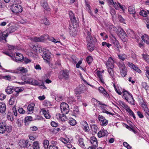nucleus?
Segmentation results:
<instances>
[{
  "mask_svg": "<svg viewBox=\"0 0 149 149\" xmlns=\"http://www.w3.org/2000/svg\"><path fill=\"white\" fill-rule=\"evenodd\" d=\"M49 37L47 34L44 35L40 37V42H43V41L48 39Z\"/></svg>",
  "mask_w": 149,
  "mask_h": 149,
  "instance_id": "72a5a7b5",
  "label": "nucleus"
},
{
  "mask_svg": "<svg viewBox=\"0 0 149 149\" xmlns=\"http://www.w3.org/2000/svg\"><path fill=\"white\" fill-rule=\"evenodd\" d=\"M15 30L16 29H15V27L12 26L11 27H10L7 30V31H8L7 33H8L9 34V33H11L14 32Z\"/></svg>",
  "mask_w": 149,
  "mask_h": 149,
  "instance_id": "3c124183",
  "label": "nucleus"
},
{
  "mask_svg": "<svg viewBox=\"0 0 149 149\" xmlns=\"http://www.w3.org/2000/svg\"><path fill=\"white\" fill-rule=\"evenodd\" d=\"M40 37L37 38L36 37H34L32 38V40L35 42H40Z\"/></svg>",
  "mask_w": 149,
  "mask_h": 149,
  "instance_id": "0e129e2a",
  "label": "nucleus"
},
{
  "mask_svg": "<svg viewBox=\"0 0 149 149\" xmlns=\"http://www.w3.org/2000/svg\"><path fill=\"white\" fill-rule=\"evenodd\" d=\"M112 42L114 45L115 47H116L118 52H120L119 49L121 48V47L118 41L114 37H113L112 39Z\"/></svg>",
  "mask_w": 149,
  "mask_h": 149,
  "instance_id": "2eb2a0df",
  "label": "nucleus"
},
{
  "mask_svg": "<svg viewBox=\"0 0 149 149\" xmlns=\"http://www.w3.org/2000/svg\"><path fill=\"white\" fill-rule=\"evenodd\" d=\"M24 59V57L22 55L19 53L16 54V56L14 59L15 61L17 62V61H21Z\"/></svg>",
  "mask_w": 149,
  "mask_h": 149,
  "instance_id": "f3484780",
  "label": "nucleus"
},
{
  "mask_svg": "<svg viewBox=\"0 0 149 149\" xmlns=\"http://www.w3.org/2000/svg\"><path fill=\"white\" fill-rule=\"evenodd\" d=\"M32 120V118L31 116H27L25 117V122H28L29 121H31Z\"/></svg>",
  "mask_w": 149,
  "mask_h": 149,
  "instance_id": "774afa93",
  "label": "nucleus"
},
{
  "mask_svg": "<svg viewBox=\"0 0 149 149\" xmlns=\"http://www.w3.org/2000/svg\"><path fill=\"white\" fill-rule=\"evenodd\" d=\"M129 66L132 68L134 70H135L138 73H140L141 71V70L138 67L135 66L132 63H129Z\"/></svg>",
  "mask_w": 149,
  "mask_h": 149,
  "instance_id": "393cba45",
  "label": "nucleus"
},
{
  "mask_svg": "<svg viewBox=\"0 0 149 149\" xmlns=\"http://www.w3.org/2000/svg\"><path fill=\"white\" fill-rule=\"evenodd\" d=\"M69 14L70 15L71 20L73 23H76V20L74 15L72 11H70L69 12Z\"/></svg>",
  "mask_w": 149,
  "mask_h": 149,
  "instance_id": "a878e982",
  "label": "nucleus"
},
{
  "mask_svg": "<svg viewBox=\"0 0 149 149\" xmlns=\"http://www.w3.org/2000/svg\"><path fill=\"white\" fill-rule=\"evenodd\" d=\"M123 98L132 105L134 104V100L132 94L126 91H123Z\"/></svg>",
  "mask_w": 149,
  "mask_h": 149,
  "instance_id": "f257e3e1",
  "label": "nucleus"
},
{
  "mask_svg": "<svg viewBox=\"0 0 149 149\" xmlns=\"http://www.w3.org/2000/svg\"><path fill=\"white\" fill-rule=\"evenodd\" d=\"M146 75L148 78V80H149V67H146Z\"/></svg>",
  "mask_w": 149,
  "mask_h": 149,
  "instance_id": "052dcab7",
  "label": "nucleus"
},
{
  "mask_svg": "<svg viewBox=\"0 0 149 149\" xmlns=\"http://www.w3.org/2000/svg\"><path fill=\"white\" fill-rule=\"evenodd\" d=\"M41 3L42 6L44 8V9L47 11L50 10V8L48 6L47 3L46 1H42Z\"/></svg>",
  "mask_w": 149,
  "mask_h": 149,
  "instance_id": "b1692460",
  "label": "nucleus"
},
{
  "mask_svg": "<svg viewBox=\"0 0 149 149\" xmlns=\"http://www.w3.org/2000/svg\"><path fill=\"white\" fill-rule=\"evenodd\" d=\"M60 108L62 113L63 114H66L69 112V106L66 103L63 102L61 103Z\"/></svg>",
  "mask_w": 149,
  "mask_h": 149,
  "instance_id": "39448f33",
  "label": "nucleus"
},
{
  "mask_svg": "<svg viewBox=\"0 0 149 149\" xmlns=\"http://www.w3.org/2000/svg\"><path fill=\"white\" fill-rule=\"evenodd\" d=\"M61 141L64 143L66 145L70 142V141L68 139L67 140L66 139L64 138H61Z\"/></svg>",
  "mask_w": 149,
  "mask_h": 149,
  "instance_id": "6e6d98bb",
  "label": "nucleus"
},
{
  "mask_svg": "<svg viewBox=\"0 0 149 149\" xmlns=\"http://www.w3.org/2000/svg\"><path fill=\"white\" fill-rule=\"evenodd\" d=\"M43 105L45 106L49 107L51 105V104L49 101L45 100L44 102Z\"/></svg>",
  "mask_w": 149,
  "mask_h": 149,
  "instance_id": "bf43d9fd",
  "label": "nucleus"
},
{
  "mask_svg": "<svg viewBox=\"0 0 149 149\" xmlns=\"http://www.w3.org/2000/svg\"><path fill=\"white\" fill-rule=\"evenodd\" d=\"M22 143L23 144L22 147L27 148H28L31 145L32 143L31 141H28V140L23 141Z\"/></svg>",
  "mask_w": 149,
  "mask_h": 149,
  "instance_id": "5701e85b",
  "label": "nucleus"
},
{
  "mask_svg": "<svg viewBox=\"0 0 149 149\" xmlns=\"http://www.w3.org/2000/svg\"><path fill=\"white\" fill-rule=\"evenodd\" d=\"M99 92L103 94L105 97H109V95L104 89L102 87H99L98 89Z\"/></svg>",
  "mask_w": 149,
  "mask_h": 149,
  "instance_id": "aec40b11",
  "label": "nucleus"
},
{
  "mask_svg": "<svg viewBox=\"0 0 149 149\" xmlns=\"http://www.w3.org/2000/svg\"><path fill=\"white\" fill-rule=\"evenodd\" d=\"M24 90V88H19L18 87L16 88L15 89V91L16 93L15 95L16 96L18 95V94L19 93L22 92Z\"/></svg>",
  "mask_w": 149,
  "mask_h": 149,
  "instance_id": "7c9ffc66",
  "label": "nucleus"
},
{
  "mask_svg": "<svg viewBox=\"0 0 149 149\" xmlns=\"http://www.w3.org/2000/svg\"><path fill=\"white\" fill-rule=\"evenodd\" d=\"M140 103L145 112V114L147 118L149 120V109L147 107L146 102H144L143 99H141L140 100Z\"/></svg>",
  "mask_w": 149,
  "mask_h": 149,
  "instance_id": "7ed1b4c3",
  "label": "nucleus"
},
{
  "mask_svg": "<svg viewBox=\"0 0 149 149\" xmlns=\"http://www.w3.org/2000/svg\"><path fill=\"white\" fill-rule=\"evenodd\" d=\"M49 141L47 140H45L43 141V146L44 148L45 149H48L49 148Z\"/></svg>",
  "mask_w": 149,
  "mask_h": 149,
  "instance_id": "c9c22d12",
  "label": "nucleus"
},
{
  "mask_svg": "<svg viewBox=\"0 0 149 149\" xmlns=\"http://www.w3.org/2000/svg\"><path fill=\"white\" fill-rule=\"evenodd\" d=\"M140 103L145 112V114L147 118L149 120V109L147 107L146 102H144L143 99H141L140 100Z\"/></svg>",
  "mask_w": 149,
  "mask_h": 149,
  "instance_id": "f03ea898",
  "label": "nucleus"
},
{
  "mask_svg": "<svg viewBox=\"0 0 149 149\" xmlns=\"http://www.w3.org/2000/svg\"><path fill=\"white\" fill-rule=\"evenodd\" d=\"M42 57L44 60L48 62L50 59L51 57L48 53H44V54L42 56Z\"/></svg>",
  "mask_w": 149,
  "mask_h": 149,
  "instance_id": "c756f323",
  "label": "nucleus"
},
{
  "mask_svg": "<svg viewBox=\"0 0 149 149\" xmlns=\"http://www.w3.org/2000/svg\"><path fill=\"white\" fill-rule=\"evenodd\" d=\"M119 4H120L119 3H117L116 2H114L113 4L111 6H113L117 10H119Z\"/></svg>",
  "mask_w": 149,
  "mask_h": 149,
  "instance_id": "4d7b16f0",
  "label": "nucleus"
},
{
  "mask_svg": "<svg viewBox=\"0 0 149 149\" xmlns=\"http://www.w3.org/2000/svg\"><path fill=\"white\" fill-rule=\"evenodd\" d=\"M128 11L130 14H134L135 13L134 8L133 6H129L128 8Z\"/></svg>",
  "mask_w": 149,
  "mask_h": 149,
  "instance_id": "4c0bfd02",
  "label": "nucleus"
},
{
  "mask_svg": "<svg viewBox=\"0 0 149 149\" xmlns=\"http://www.w3.org/2000/svg\"><path fill=\"white\" fill-rule=\"evenodd\" d=\"M34 105L33 104H29L27 107V109L30 112H32L33 109Z\"/></svg>",
  "mask_w": 149,
  "mask_h": 149,
  "instance_id": "79ce46f5",
  "label": "nucleus"
},
{
  "mask_svg": "<svg viewBox=\"0 0 149 149\" xmlns=\"http://www.w3.org/2000/svg\"><path fill=\"white\" fill-rule=\"evenodd\" d=\"M114 64L113 60L110 57L106 63L107 68H113L114 67Z\"/></svg>",
  "mask_w": 149,
  "mask_h": 149,
  "instance_id": "ddd939ff",
  "label": "nucleus"
},
{
  "mask_svg": "<svg viewBox=\"0 0 149 149\" xmlns=\"http://www.w3.org/2000/svg\"><path fill=\"white\" fill-rule=\"evenodd\" d=\"M139 14L143 17H146L147 15V12L146 11L142 10L140 12Z\"/></svg>",
  "mask_w": 149,
  "mask_h": 149,
  "instance_id": "13d9d810",
  "label": "nucleus"
},
{
  "mask_svg": "<svg viewBox=\"0 0 149 149\" xmlns=\"http://www.w3.org/2000/svg\"><path fill=\"white\" fill-rule=\"evenodd\" d=\"M68 73L67 71L62 70L60 71V74L59 76L60 79H61L64 78V79L67 80L68 78Z\"/></svg>",
  "mask_w": 149,
  "mask_h": 149,
  "instance_id": "9b49d317",
  "label": "nucleus"
},
{
  "mask_svg": "<svg viewBox=\"0 0 149 149\" xmlns=\"http://www.w3.org/2000/svg\"><path fill=\"white\" fill-rule=\"evenodd\" d=\"M96 74L101 82L102 83H104V82L102 77V74L101 71H97L96 72Z\"/></svg>",
  "mask_w": 149,
  "mask_h": 149,
  "instance_id": "c85d7f7f",
  "label": "nucleus"
},
{
  "mask_svg": "<svg viewBox=\"0 0 149 149\" xmlns=\"http://www.w3.org/2000/svg\"><path fill=\"white\" fill-rule=\"evenodd\" d=\"M142 40L149 45V37L147 35L145 34L141 37Z\"/></svg>",
  "mask_w": 149,
  "mask_h": 149,
  "instance_id": "cd10ccee",
  "label": "nucleus"
},
{
  "mask_svg": "<svg viewBox=\"0 0 149 149\" xmlns=\"http://www.w3.org/2000/svg\"><path fill=\"white\" fill-rule=\"evenodd\" d=\"M57 145V142L56 141L53 142V143H52L51 144L49 145V149H58Z\"/></svg>",
  "mask_w": 149,
  "mask_h": 149,
  "instance_id": "bb28decb",
  "label": "nucleus"
},
{
  "mask_svg": "<svg viewBox=\"0 0 149 149\" xmlns=\"http://www.w3.org/2000/svg\"><path fill=\"white\" fill-rule=\"evenodd\" d=\"M123 145L127 149H130L131 148V147L130 145L126 142H125L123 143Z\"/></svg>",
  "mask_w": 149,
  "mask_h": 149,
  "instance_id": "69168bd1",
  "label": "nucleus"
},
{
  "mask_svg": "<svg viewBox=\"0 0 149 149\" xmlns=\"http://www.w3.org/2000/svg\"><path fill=\"white\" fill-rule=\"evenodd\" d=\"M108 132L107 130H102L100 131L98 134V136L100 137H101L107 136Z\"/></svg>",
  "mask_w": 149,
  "mask_h": 149,
  "instance_id": "4be33fe9",
  "label": "nucleus"
},
{
  "mask_svg": "<svg viewBox=\"0 0 149 149\" xmlns=\"http://www.w3.org/2000/svg\"><path fill=\"white\" fill-rule=\"evenodd\" d=\"M12 130L11 127L10 126H4L3 125H0V133H4L5 131L8 132H10Z\"/></svg>",
  "mask_w": 149,
  "mask_h": 149,
  "instance_id": "1a4fd4ad",
  "label": "nucleus"
},
{
  "mask_svg": "<svg viewBox=\"0 0 149 149\" xmlns=\"http://www.w3.org/2000/svg\"><path fill=\"white\" fill-rule=\"evenodd\" d=\"M142 86L144 88L147 92L149 91V86L147 85L146 82H143L142 84Z\"/></svg>",
  "mask_w": 149,
  "mask_h": 149,
  "instance_id": "58836bf2",
  "label": "nucleus"
},
{
  "mask_svg": "<svg viewBox=\"0 0 149 149\" xmlns=\"http://www.w3.org/2000/svg\"><path fill=\"white\" fill-rule=\"evenodd\" d=\"M90 141L91 144L94 147H96L97 146V141L95 137L93 136L90 139Z\"/></svg>",
  "mask_w": 149,
  "mask_h": 149,
  "instance_id": "dca6fc26",
  "label": "nucleus"
},
{
  "mask_svg": "<svg viewBox=\"0 0 149 149\" xmlns=\"http://www.w3.org/2000/svg\"><path fill=\"white\" fill-rule=\"evenodd\" d=\"M63 114L61 115L59 113L57 114L56 116V118L59 120L62 121H65L67 120V118Z\"/></svg>",
  "mask_w": 149,
  "mask_h": 149,
  "instance_id": "a211bd4d",
  "label": "nucleus"
},
{
  "mask_svg": "<svg viewBox=\"0 0 149 149\" xmlns=\"http://www.w3.org/2000/svg\"><path fill=\"white\" fill-rule=\"evenodd\" d=\"M120 104L122 107L126 111L128 112L129 114L132 116L133 118L135 119L136 118L135 115L133 112L130 109L129 107L124 102L120 101L119 102Z\"/></svg>",
  "mask_w": 149,
  "mask_h": 149,
  "instance_id": "20e7f679",
  "label": "nucleus"
},
{
  "mask_svg": "<svg viewBox=\"0 0 149 149\" xmlns=\"http://www.w3.org/2000/svg\"><path fill=\"white\" fill-rule=\"evenodd\" d=\"M102 46L104 47H107L108 48L111 45L110 44L107 43L106 42H103L102 44Z\"/></svg>",
  "mask_w": 149,
  "mask_h": 149,
  "instance_id": "680f3d73",
  "label": "nucleus"
},
{
  "mask_svg": "<svg viewBox=\"0 0 149 149\" xmlns=\"http://www.w3.org/2000/svg\"><path fill=\"white\" fill-rule=\"evenodd\" d=\"M15 100V97H11L10 99L9 102V104L11 105H13L14 103Z\"/></svg>",
  "mask_w": 149,
  "mask_h": 149,
  "instance_id": "864d4df0",
  "label": "nucleus"
},
{
  "mask_svg": "<svg viewBox=\"0 0 149 149\" xmlns=\"http://www.w3.org/2000/svg\"><path fill=\"white\" fill-rule=\"evenodd\" d=\"M81 124L83 130L86 132H88L89 130V128L87 123L84 121H82Z\"/></svg>",
  "mask_w": 149,
  "mask_h": 149,
  "instance_id": "4468645a",
  "label": "nucleus"
},
{
  "mask_svg": "<svg viewBox=\"0 0 149 149\" xmlns=\"http://www.w3.org/2000/svg\"><path fill=\"white\" fill-rule=\"evenodd\" d=\"M26 84L34 86L40 85V83L36 80L30 77H27Z\"/></svg>",
  "mask_w": 149,
  "mask_h": 149,
  "instance_id": "9d476101",
  "label": "nucleus"
},
{
  "mask_svg": "<svg viewBox=\"0 0 149 149\" xmlns=\"http://www.w3.org/2000/svg\"><path fill=\"white\" fill-rule=\"evenodd\" d=\"M6 109V105L3 102H0V113H4Z\"/></svg>",
  "mask_w": 149,
  "mask_h": 149,
  "instance_id": "412c9836",
  "label": "nucleus"
},
{
  "mask_svg": "<svg viewBox=\"0 0 149 149\" xmlns=\"http://www.w3.org/2000/svg\"><path fill=\"white\" fill-rule=\"evenodd\" d=\"M3 33L1 32H0V41H1L4 39L6 41V38L7 37L8 35V33H6L4 36H3Z\"/></svg>",
  "mask_w": 149,
  "mask_h": 149,
  "instance_id": "2f4dec72",
  "label": "nucleus"
},
{
  "mask_svg": "<svg viewBox=\"0 0 149 149\" xmlns=\"http://www.w3.org/2000/svg\"><path fill=\"white\" fill-rule=\"evenodd\" d=\"M118 66L119 67L120 70V73L121 75L123 77H125L127 74V72L126 68L124 63H119Z\"/></svg>",
  "mask_w": 149,
  "mask_h": 149,
  "instance_id": "0eeeda50",
  "label": "nucleus"
},
{
  "mask_svg": "<svg viewBox=\"0 0 149 149\" xmlns=\"http://www.w3.org/2000/svg\"><path fill=\"white\" fill-rule=\"evenodd\" d=\"M69 123L71 125L74 126L76 124V121L73 118H71L69 120Z\"/></svg>",
  "mask_w": 149,
  "mask_h": 149,
  "instance_id": "09e8293b",
  "label": "nucleus"
},
{
  "mask_svg": "<svg viewBox=\"0 0 149 149\" xmlns=\"http://www.w3.org/2000/svg\"><path fill=\"white\" fill-rule=\"evenodd\" d=\"M0 77H1L0 79L2 78L3 79L8 80V81H10L11 80V77L9 75H7L6 76H2V75H0Z\"/></svg>",
  "mask_w": 149,
  "mask_h": 149,
  "instance_id": "8fccbe9b",
  "label": "nucleus"
},
{
  "mask_svg": "<svg viewBox=\"0 0 149 149\" xmlns=\"http://www.w3.org/2000/svg\"><path fill=\"white\" fill-rule=\"evenodd\" d=\"M91 128L92 131H93V133L96 134L97 133L98 128L97 125H93L91 126Z\"/></svg>",
  "mask_w": 149,
  "mask_h": 149,
  "instance_id": "473e14b6",
  "label": "nucleus"
},
{
  "mask_svg": "<svg viewBox=\"0 0 149 149\" xmlns=\"http://www.w3.org/2000/svg\"><path fill=\"white\" fill-rule=\"evenodd\" d=\"M142 58L144 60L147 62L149 63V55L148 54H143Z\"/></svg>",
  "mask_w": 149,
  "mask_h": 149,
  "instance_id": "e433bc0d",
  "label": "nucleus"
},
{
  "mask_svg": "<svg viewBox=\"0 0 149 149\" xmlns=\"http://www.w3.org/2000/svg\"><path fill=\"white\" fill-rule=\"evenodd\" d=\"M79 144L80 146L82 148L85 147V145L83 141V139L81 138H79L78 140Z\"/></svg>",
  "mask_w": 149,
  "mask_h": 149,
  "instance_id": "37998d69",
  "label": "nucleus"
},
{
  "mask_svg": "<svg viewBox=\"0 0 149 149\" xmlns=\"http://www.w3.org/2000/svg\"><path fill=\"white\" fill-rule=\"evenodd\" d=\"M18 112L20 114H23L25 112V111L22 108H19L18 109Z\"/></svg>",
  "mask_w": 149,
  "mask_h": 149,
  "instance_id": "338daca9",
  "label": "nucleus"
},
{
  "mask_svg": "<svg viewBox=\"0 0 149 149\" xmlns=\"http://www.w3.org/2000/svg\"><path fill=\"white\" fill-rule=\"evenodd\" d=\"M11 9L12 12L15 13H20L22 11V8L21 6L17 3L13 5Z\"/></svg>",
  "mask_w": 149,
  "mask_h": 149,
  "instance_id": "423d86ee",
  "label": "nucleus"
},
{
  "mask_svg": "<svg viewBox=\"0 0 149 149\" xmlns=\"http://www.w3.org/2000/svg\"><path fill=\"white\" fill-rule=\"evenodd\" d=\"M109 74H110L111 77L113 78V77L114 76L113 68H107Z\"/></svg>",
  "mask_w": 149,
  "mask_h": 149,
  "instance_id": "a19ab883",
  "label": "nucleus"
},
{
  "mask_svg": "<svg viewBox=\"0 0 149 149\" xmlns=\"http://www.w3.org/2000/svg\"><path fill=\"white\" fill-rule=\"evenodd\" d=\"M13 89L10 86H8L7 88L6 89V92L8 94H10L13 93Z\"/></svg>",
  "mask_w": 149,
  "mask_h": 149,
  "instance_id": "de8ad7c7",
  "label": "nucleus"
},
{
  "mask_svg": "<svg viewBox=\"0 0 149 149\" xmlns=\"http://www.w3.org/2000/svg\"><path fill=\"white\" fill-rule=\"evenodd\" d=\"M118 32L119 35L121 40L123 42L127 41V36L125 32L122 29H118Z\"/></svg>",
  "mask_w": 149,
  "mask_h": 149,
  "instance_id": "6e6552de",
  "label": "nucleus"
},
{
  "mask_svg": "<svg viewBox=\"0 0 149 149\" xmlns=\"http://www.w3.org/2000/svg\"><path fill=\"white\" fill-rule=\"evenodd\" d=\"M119 59L122 61H124L127 58V56L125 54H119L118 55Z\"/></svg>",
  "mask_w": 149,
  "mask_h": 149,
  "instance_id": "603ef678",
  "label": "nucleus"
},
{
  "mask_svg": "<svg viewBox=\"0 0 149 149\" xmlns=\"http://www.w3.org/2000/svg\"><path fill=\"white\" fill-rule=\"evenodd\" d=\"M92 61V58L91 56H88L86 58V61L89 64L91 63Z\"/></svg>",
  "mask_w": 149,
  "mask_h": 149,
  "instance_id": "e2e57ef3",
  "label": "nucleus"
},
{
  "mask_svg": "<svg viewBox=\"0 0 149 149\" xmlns=\"http://www.w3.org/2000/svg\"><path fill=\"white\" fill-rule=\"evenodd\" d=\"M41 22L45 25H49L50 24L49 22L47 20L46 18H44V19L41 20Z\"/></svg>",
  "mask_w": 149,
  "mask_h": 149,
  "instance_id": "49530a36",
  "label": "nucleus"
},
{
  "mask_svg": "<svg viewBox=\"0 0 149 149\" xmlns=\"http://www.w3.org/2000/svg\"><path fill=\"white\" fill-rule=\"evenodd\" d=\"M102 110V112L104 113H106L107 114H109V115H114L113 114H112V113H111L110 112H109L108 111L106 110V108L104 107H103V106H101V107Z\"/></svg>",
  "mask_w": 149,
  "mask_h": 149,
  "instance_id": "a18cd8bd",
  "label": "nucleus"
},
{
  "mask_svg": "<svg viewBox=\"0 0 149 149\" xmlns=\"http://www.w3.org/2000/svg\"><path fill=\"white\" fill-rule=\"evenodd\" d=\"M84 92V91L82 88H79V87L77 88L76 91H75V93L76 95L78 94H81Z\"/></svg>",
  "mask_w": 149,
  "mask_h": 149,
  "instance_id": "ea45409f",
  "label": "nucleus"
},
{
  "mask_svg": "<svg viewBox=\"0 0 149 149\" xmlns=\"http://www.w3.org/2000/svg\"><path fill=\"white\" fill-rule=\"evenodd\" d=\"M33 149H39V144L38 141H35L33 143Z\"/></svg>",
  "mask_w": 149,
  "mask_h": 149,
  "instance_id": "c03bdc74",
  "label": "nucleus"
},
{
  "mask_svg": "<svg viewBox=\"0 0 149 149\" xmlns=\"http://www.w3.org/2000/svg\"><path fill=\"white\" fill-rule=\"evenodd\" d=\"M48 40L51 41H52L55 43H56L58 42L60 43V42L59 41H57L56 39L53 37H49Z\"/></svg>",
  "mask_w": 149,
  "mask_h": 149,
  "instance_id": "5fc2aeb1",
  "label": "nucleus"
},
{
  "mask_svg": "<svg viewBox=\"0 0 149 149\" xmlns=\"http://www.w3.org/2000/svg\"><path fill=\"white\" fill-rule=\"evenodd\" d=\"M41 112L43 114L45 118L47 119H49L51 117L48 110H46L44 109H41Z\"/></svg>",
  "mask_w": 149,
  "mask_h": 149,
  "instance_id": "6ab92c4d",
  "label": "nucleus"
},
{
  "mask_svg": "<svg viewBox=\"0 0 149 149\" xmlns=\"http://www.w3.org/2000/svg\"><path fill=\"white\" fill-rule=\"evenodd\" d=\"M98 118L100 122L101 125L105 126L107 125L108 121L103 116L99 115L98 116Z\"/></svg>",
  "mask_w": 149,
  "mask_h": 149,
  "instance_id": "f8f14e48",
  "label": "nucleus"
},
{
  "mask_svg": "<svg viewBox=\"0 0 149 149\" xmlns=\"http://www.w3.org/2000/svg\"><path fill=\"white\" fill-rule=\"evenodd\" d=\"M17 70L20 71L22 73H26L27 72V69L23 67H19L17 68Z\"/></svg>",
  "mask_w": 149,
  "mask_h": 149,
  "instance_id": "f704fd0d",
  "label": "nucleus"
}]
</instances>
